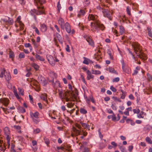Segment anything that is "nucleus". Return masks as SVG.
<instances>
[{"label": "nucleus", "instance_id": "nucleus-63", "mask_svg": "<svg viewBox=\"0 0 152 152\" xmlns=\"http://www.w3.org/2000/svg\"><path fill=\"white\" fill-rule=\"evenodd\" d=\"M129 99H130L131 100H134V96H133V95L132 94H131L130 95H129Z\"/></svg>", "mask_w": 152, "mask_h": 152}, {"label": "nucleus", "instance_id": "nucleus-12", "mask_svg": "<svg viewBox=\"0 0 152 152\" xmlns=\"http://www.w3.org/2000/svg\"><path fill=\"white\" fill-rule=\"evenodd\" d=\"M64 26L66 32L68 33H70L71 31V30L69 24L68 23L66 22L65 23Z\"/></svg>", "mask_w": 152, "mask_h": 152}, {"label": "nucleus", "instance_id": "nucleus-23", "mask_svg": "<svg viewBox=\"0 0 152 152\" xmlns=\"http://www.w3.org/2000/svg\"><path fill=\"white\" fill-rule=\"evenodd\" d=\"M106 70L111 73H116V71L112 67H110L107 68L106 69Z\"/></svg>", "mask_w": 152, "mask_h": 152}, {"label": "nucleus", "instance_id": "nucleus-29", "mask_svg": "<svg viewBox=\"0 0 152 152\" xmlns=\"http://www.w3.org/2000/svg\"><path fill=\"white\" fill-rule=\"evenodd\" d=\"M122 69L123 70V71L124 72H125L126 73H130V72L129 71H126V69H125V64L124 63V62L123 61L122 62Z\"/></svg>", "mask_w": 152, "mask_h": 152}, {"label": "nucleus", "instance_id": "nucleus-40", "mask_svg": "<svg viewBox=\"0 0 152 152\" xmlns=\"http://www.w3.org/2000/svg\"><path fill=\"white\" fill-rule=\"evenodd\" d=\"M146 142L150 144H152V141L151 139L149 137H146L145 138Z\"/></svg>", "mask_w": 152, "mask_h": 152}, {"label": "nucleus", "instance_id": "nucleus-11", "mask_svg": "<svg viewBox=\"0 0 152 152\" xmlns=\"http://www.w3.org/2000/svg\"><path fill=\"white\" fill-rule=\"evenodd\" d=\"M86 73L87 75L86 79L87 80H89L91 79H93L94 76L92 75V72H91L89 70L87 71Z\"/></svg>", "mask_w": 152, "mask_h": 152}, {"label": "nucleus", "instance_id": "nucleus-2", "mask_svg": "<svg viewBox=\"0 0 152 152\" xmlns=\"http://www.w3.org/2000/svg\"><path fill=\"white\" fill-rule=\"evenodd\" d=\"M132 46L134 48V50L137 56L141 58L143 57L144 55L141 52L140 48L139 45L137 43H133Z\"/></svg>", "mask_w": 152, "mask_h": 152}, {"label": "nucleus", "instance_id": "nucleus-56", "mask_svg": "<svg viewBox=\"0 0 152 152\" xmlns=\"http://www.w3.org/2000/svg\"><path fill=\"white\" fill-rule=\"evenodd\" d=\"M89 98L90 99H91L92 103H95V100L92 95H90L89 96Z\"/></svg>", "mask_w": 152, "mask_h": 152}, {"label": "nucleus", "instance_id": "nucleus-26", "mask_svg": "<svg viewBox=\"0 0 152 152\" xmlns=\"http://www.w3.org/2000/svg\"><path fill=\"white\" fill-rule=\"evenodd\" d=\"M41 98L42 99L46 102H47V96L46 94H42L41 96Z\"/></svg>", "mask_w": 152, "mask_h": 152}, {"label": "nucleus", "instance_id": "nucleus-3", "mask_svg": "<svg viewBox=\"0 0 152 152\" xmlns=\"http://www.w3.org/2000/svg\"><path fill=\"white\" fill-rule=\"evenodd\" d=\"M4 134L6 136V139L7 140V142L9 148L10 145V140L11 137L10 136V132L9 128L6 127L4 129Z\"/></svg>", "mask_w": 152, "mask_h": 152}, {"label": "nucleus", "instance_id": "nucleus-52", "mask_svg": "<svg viewBox=\"0 0 152 152\" xmlns=\"http://www.w3.org/2000/svg\"><path fill=\"white\" fill-rule=\"evenodd\" d=\"M111 107L114 110H116L117 109V107L115 105V104H112L111 105Z\"/></svg>", "mask_w": 152, "mask_h": 152}, {"label": "nucleus", "instance_id": "nucleus-61", "mask_svg": "<svg viewBox=\"0 0 152 152\" xmlns=\"http://www.w3.org/2000/svg\"><path fill=\"white\" fill-rule=\"evenodd\" d=\"M112 120L113 121H116L117 118L115 116V115L113 114L112 116Z\"/></svg>", "mask_w": 152, "mask_h": 152}, {"label": "nucleus", "instance_id": "nucleus-45", "mask_svg": "<svg viewBox=\"0 0 152 152\" xmlns=\"http://www.w3.org/2000/svg\"><path fill=\"white\" fill-rule=\"evenodd\" d=\"M44 140L45 142L47 145H48L50 143V141L46 137H45L44 138Z\"/></svg>", "mask_w": 152, "mask_h": 152}, {"label": "nucleus", "instance_id": "nucleus-32", "mask_svg": "<svg viewBox=\"0 0 152 152\" xmlns=\"http://www.w3.org/2000/svg\"><path fill=\"white\" fill-rule=\"evenodd\" d=\"M14 94L15 95V96L16 97V98L18 99H20V97L19 96V95H18L17 91L15 89H14L13 91Z\"/></svg>", "mask_w": 152, "mask_h": 152}, {"label": "nucleus", "instance_id": "nucleus-34", "mask_svg": "<svg viewBox=\"0 0 152 152\" xmlns=\"http://www.w3.org/2000/svg\"><path fill=\"white\" fill-rule=\"evenodd\" d=\"M56 35L59 41L61 43H62V42L61 41L62 38L61 36L58 33H56Z\"/></svg>", "mask_w": 152, "mask_h": 152}, {"label": "nucleus", "instance_id": "nucleus-60", "mask_svg": "<svg viewBox=\"0 0 152 152\" xmlns=\"http://www.w3.org/2000/svg\"><path fill=\"white\" fill-rule=\"evenodd\" d=\"M119 80H120L119 78L118 77H117L114 78L113 79V82H118L119 81Z\"/></svg>", "mask_w": 152, "mask_h": 152}, {"label": "nucleus", "instance_id": "nucleus-46", "mask_svg": "<svg viewBox=\"0 0 152 152\" xmlns=\"http://www.w3.org/2000/svg\"><path fill=\"white\" fill-rule=\"evenodd\" d=\"M80 113L83 114H86L87 113V111L84 109L81 108L80 110Z\"/></svg>", "mask_w": 152, "mask_h": 152}, {"label": "nucleus", "instance_id": "nucleus-7", "mask_svg": "<svg viewBox=\"0 0 152 152\" xmlns=\"http://www.w3.org/2000/svg\"><path fill=\"white\" fill-rule=\"evenodd\" d=\"M38 80L40 83L43 86H45L47 83L46 79L42 76L40 75L38 77Z\"/></svg>", "mask_w": 152, "mask_h": 152}, {"label": "nucleus", "instance_id": "nucleus-22", "mask_svg": "<svg viewBox=\"0 0 152 152\" xmlns=\"http://www.w3.org/2000/svg\"><path fill=\"white\" fill-rule=\"evenodd\" d=\"M112 50L111 49H109L107 50V53L109 55L110 59L113 60V57L112 55Z\"/></svg>", "mask_w": 152, "mask_h": 152}, {"label": "nucleus", "instance_id": "nucleus-1", "mask_svg": "<svg viewBox=\"0 0 152 152\" xmlns=\"http://www.w3.org/2000/svg\"><path fill=\"white\" fill-rule=\"evenodd\" d=\"M97 16L96 15H94L92 14H89L88 19L89 20H92L94 21L93 22H91V26L92 28L91 30L94 31V28L98 30L99 28L101 30H103L104 28V27L103 24L100 23L97 20Z\"/></svg>", "mask_w": 152, "mask_h": 152}, {"label": "nucleus", "instance_id": "nucleus-47", "mask_svg": "<svg viewBox=\"0 0 152 152\" xmlns=\"http://www.w3.org/2000/svg\"><path fill=\"white\" fill-rule=\"evenodd\" d=\"M40 132V130L39 128H37L34 129L33 130V133L34 134H37L39 133Z\"/></svg>", "mask_w": 152, "mask_h": 152}, {"label": "nucleus", "instance_id": "nucleus-30", "mask_svg": "<svg viewBox=\"0 0 152 152\" xmlns=\"http://www.w3.org/2000/svg\"><path fill=\"white\" fill-rule=\"evenodd\" d=\"M122 69L123 70V71L124 72H125L126 73H130V72L129 71H126V69H125V64L124 63V62L123 61L122 62Z\"/></svg>", "mask_w": 152, "mask_h": 152}, {"label": "nucleus", "instance_id": "nucleus-62", "mask_svg": "<svg viewBox=\"0 0 152 152\" xmlns=\"http://www.w3.org/2000/svg\"><path fill=\"white\" fill-rule=\"evenodd\" d=\"M32 42L34 45L36 47L38 46V45L36 43L34 40H32Z\"/></svg>", "mask_w": 152, "mask_h": 152}, {"label": "nucleus", "instance_id": "nucleus-13", "mask_svg": "<svg viewBox=\"0 0 152 152\" xmlns=\"http://www.w3.org/2000/svg\"><path fill=\"white\" fill-rule=\"evenodd\" d=\"M84 37L86 38V40L88 43L89 45L92 47L94 46V43L90 37H87L86 36V37L85 36H84Z\"/></svg>", "mask_w": 152, "mask_h": 152}, {"label": "nucleus", "instance_id": "nucleus-38", "mask_svg": "<svg viewBox=\"0 0 152 152\" xmlns=\"http://www.w3.org/2000/svg\"><path fill=\"white\" fill-rule=\"evenodd\" d=\"M147 30L148 31V34L149 37H152V31H151V29L149 28H147Z\"/></svg>", "mask_w": 152, "mask_h": 152}, {"label": "nucleus", "instance_id": "nucleus-54", "mask_svg": "<svg viewBox=\"0 0 152 152\" xmlns=\"http://www.w3.org/2000/svg\"><path fill=\"white\" fill-rule=\"evenodd\" d=\"M39 115V113L38 112H35L33 114V116L36 118H38Z\"/></svg>", "mask_w": 152, "mask_h": 152}, {"label": "nucleus", "instance_id": "nucleus-15", "mask_svg": "<svg viewBox=\"0 0 152 152\" xmlns=\"http://www.w3.org/2000/svg\"><path fill=\"white\" fill-rule=\"evenodd\" d=\"M4 77L5 80L9 81L11 79V76L9 72H6L4 74Z\"/></svg>", "mask_w": 152, "mask_h": 152}, {"label": "nucleus", "instance_id": "nucleus-64", "mask_svg": "<svg viewBox=\"0 0 152 152\" xmlns=\"http://www.w3.org/2000/svg\"><path fill=\"white\" fill-rule=\"evenodd\" d=\"M32 145L33 146L36 145L37 144V142L36 140H33L32 142Z\"/></svg>", "mask_w": 152, "mask_h": 152}, {"label": "nucleus", "instance_id": "nucleus-27", "mask_svg": "<svg viewBox=\"0 0 152 152\" xmlns=\"http://www.w3.org/2000/svg\"><path fill=\"white\" fill-rule=\"evenodd\" d=\"M34 1L37 4L39 3L40 4H42L45 2V0H34Z\"/></svg>", "mask_w": 152, "mask_h": 152}, {"label": "nucleus", "instance_id": "nucleus-17", "mask_svg": "<svg viewBox=\"0 0 152 152\" xmlns=\"http://www.w3.org/2000/svg\"><path fill=\"white\" fill-rule=\"evenodd\" d=\"M3 143V141L0 140V150L3 152H4L6 149V148L4 146V144H3V146H2V144Z\"/></svg>", "mask_w": 152, "mask_h": 152}, {"label": "nucleus", "instance_id": "nucleus-35", "mask_svg": "<svg viewBox=\"0 0 152 152\" xmlns=\"http://www.w3.org/2000/svg\"><path fill=\"white\" fill-rule=\"evenodd\" d=\"M81 125L82 126L85 128L88 129L89 130L90 127L88 125L85 123H82Z\"/></svg>", "mask_w": 152, "mask_h": 152}, {"label": "nucleus", "instance_id": "nucleus-10", "mask_svg": "<svg viewBox=\"0 0 152 152\" xmlns=\"http://www.w3.org/2000/svg\"><path fill=\"white\" fill-rule=\"evenodd\" d=\"M80 149L81 152H89V149L83 145H81L80 146Z\"/></svg>", "mask_w": 152, "mask_h": 152}, {"label": "nucleus", "instance_id": "nucleus-39", "mask_svg": "<svg viewBox=\"0 0 152 152\" xmlns=\"http://www.w3.org/2000/svg\"><path fill=\"white\" fill-rule=\"evenodd\" d=\"M31 65L36 70H38L39 68V66L35 63H32Z\"/></svg>", "mask_w": 152, "mask_h": 152}, {"label": "nucleus", "instance_id": "nucleus-43", "mask_svg": "<svg viewBox=\"0 0 152 152\" xmlns=\"http://www.w3.org/2000/svg\"><path fill=\"white\" fill-rule=\"evenodd\" d=\"M92 74L95 75H99L101 74V72L99 70H93L92 71Z\"/></svg>", "mask_w": 152, "mask_h": 152}, {"label": "nucleus", "instance_id": "nucleus-55", "mask_svg": "<svg viewBox=\"0 0 152 152\" xmlns=\"http://www.w3.org/2000/svg\"><path fill=\"white\" fill-rule=\"evenodd\" d=\"M5 70H4L3 71H2L0 73V77L2 78L4 77V75L5 74Z\"/></svg>", "mask_w": 152, "mask_h": 152}, {"label": "nucleus", "instance_id": "nucleus-41", "mask_svg": "<svg viewBox=\"0 0 152 152\" xmlns=\"http://www.w3.org/2000/svg\"><path fill=\"white\" fill-rule=\"evenodd\" d=\"M18 110L21 113H24L25 112V109L23 107H19Z\"/></svg>", "mask_w": 152, "mask_h": 152}, {"label": "nucleus", "instance_id": "nucleus-5", "mask_svg": "<svg viewBox=\"0 0 152 152\" xmlns=\"http://www.w3.org/2000/svg\"><path fill=\"white\" fill-rule=\"evenodd\" d=\"M102 12L103 16L108 18L109 20H111L112 18V13L107 9H103L102 10Z\"/></svg>", "mask_w": 152, "mask_h": 152}, {"label": "nucleus", "instance_id": "nucleus-6", "mask_svg": "<svg viewBox=\"0 0 152 152\" xmlns=\"http://www.w3.org/2000/svg\"><path fill=\"white\" fill-rule=\"evenodd\" d=\"M46 58L49 64L52 66H54L55 64V59L51 55L48 54L46 55Z\"/></svg>", "mask_w": 152, "mask_h": 152}, {"label": "nucleus", "instance_id": "nucleus-8", "mask_svg": "<svg viewBox=\"0 0 152 152\" xmlns=\"http://www.w3.org/2000/svg\"><path fill=\"white\" fill-rule=\"evenodd\" d=\"M58 22L61 28L62 29H64L65 23L64 19L61 17H60L58 20Z\"/></svg>", "mask_w": 152, "mask_h": 152}, {"label": "nucleus", "instance_id": "nucleus-4", "mask_svg": "<svg viewBox=\"0 0 152 152\" xmlns=\"http://www.w3.org/2000/svg\"><path fill=\"white\" fill-rule=\"evenodd\" d=\"M37 10L35 9H33L31 10L30 11V13L32 15H33L34 14L32 12L35 13L37 15H40L44 13V9L43 7L42 6H37Z\"/></svg>", "mask_w": 152, "mask_h": 152}, {"label": "nucleus", "instance_id": "nucleus-53", "mask_svg": "<svg viewBox=\"0 0 152 152\" xmlns=\"http://www.w3.org/2000/svg\"><path fill=\"white\" fill-rule=\"evenodd\" d=\"M7 17L4 18H2L1 19V20L3 21L4 23H7L8 18H7Z\"/></svg>", "mask_w": 152, "mask_h": 152}, {"label": "nucleus", "instance_id": "nucleus-20", "mask_svg": "<svg viewBox=\"0 0 152 152\" xmlns=\"http://www.w3.org/2000/svg\"><path fill=\"white\" fill-rule=\"evenodd\" d=\"M35 57L37 60H38L41 61H45L44 58L37 54L35 55Z\"/></svg>", "mask_w": 152, "mask_h": 152}, {"label": "nucleus", "instance_id": "nucleus-14", "mask_svg": "<svg viewBox=\"0 0 152 152\" xmlns=\"http://www.w3.org/2000/svg\"><path fill=\"white\" fill-rule=\"evenodd\" d=\"M58 94L60 98L62 99L66 96V95L65 93L63 92L62 90L61 89H58Z\"/></svg>", "mask_w": 152, "mask_h": 152}, {"label": "nucleus", "instance_id": "nucleus-42", "mask_svg": "<svg viewBox=\"0 0 152 152\" xmlns=\"http://www.w3.org/2000/svg\"><path fill=\"white\" fill-rule=\"evenodd\" d=\"M19 93L20 95H21L22 96H23L24 94V91L20 88H18Z\"/></svg>", "mask_w": 152, "mask_h": 152}, {"label": "nucleus", "instance_id": "nucleus-33", "mask_svg": "<svg viewBox=\"0 0 152 152\" xmlns=\"http://www.w3.org/2000/svg\"><path fill=\"white\" fill-rule=\"evenodd\" d=\"M84 61H83V63L84 64H86V65H88L89 64V59L88 58H87L86 57H83Z\"/></svg>", "mask_w": 152, "mask_h": 152}, {"label": "nucleus", "instance_id": "nucleus-16", "mask_svg": "<svg viewBox=\"0 0 152 152\" xmlns=\"http://www.w3.org/2000/svg\"><path fill=\"white\" fill-rule=\"evenodd\" d=\"M47 27L45 24H42L40 25V29L41 31L43 32H45L47 30Z\"/></svg>", "mask_w": 152, "mask_h": 152}, {"label": "nucleus", "instance_id": "nucleus-18", "mask_svg": "<svg viewBox=\"0 0 152 152\" xmlns=\"http://www.w3.org/2000/svg\"><path fill=\"white\" fill-rule=\"evenodd\" d=\"M146 115L145 113L143 111H141L137 114V117L139 118H143L145 115Z\"/></svg>", "mask_w": 152, "mask_h": 152}, {"label": "nucleus", "instance_id": "nucleus-28", "mask_svg": "<svg viewBox=\"0 0 152 152\" xmlns=\"http://www.w3.org/2000/svg\"><path fill=\"white\" fill-rule=\"evenodd\" d=\"M125 32V30L123 26H120L119 27V32L121 35L123 34Z\"/></svg>", "mask_w": 152, "mask_h": 152}, {"label": "nucleus", "instance_id": "nucleus-37", "mask_svg": "<svg viewBox=\"0 0 152 152\" xmlns=\"http://www.w3.org/2000/svg\"><path fill=\"white\" fill-rule=\"evenodd\" d=\"M131 7L129 6H127L126 7V11L127 12V14L129 15H131Z\"/></svg>", "mask_w": 152, "mask_h": 152}, {"label": "nucleus", "instance_id": "nucleus-44", "mask_svg": "<svg viewBox=\"0 0 152 152\" xmlns=\"http://www.w3.org/2000/svg\"><path fill=\"white\" fill-rule=\"evenodd\" d=\"M57 7L58 12H59L60 11V10L61 9V6L60 4L59 1H58L57 3Z\"/></svg>", "mask_w": 152, "mask_h": 152}, {"label": "nucleus", "instance_id": "nucleus-57", "mask_svg": "<svg viewBox=\"0 0 152 152\" xmlns=\"http://www.w3.org/2000/svg\"><path fill=\"white\" fill-rule=\"evenodd\" d=\"M27 70L28 72L26 75V77H29L31 74V73L29 72L31 70V69H27Z\"/></svg>", "mask_w": 152, "mask_h": 152}, {"label": "nucleus", "instance_id": "nucleus-36", "mask_svg": "<svg viewBox=\"0 0 152 152\" xmlns=\"http://www.w3.org/2000/svg\"><path fill=\"white\" fill-rule=\"evenodd\" d=\"M144 129L145 130H149L152 129V126L147 125L144 127Z\"/></svg>", "mask_w": 152, "mask_h": 152}, {"label": "nucleus", "instance_id": "nucleus-19", "mask_svg": "<svg viewBox=\"0 0 152 152\" xmlns=\"http://www.w3.org/2000/svg\"><path fill=\"white\" fill-rule=\"evenodd\" d=\"M1 102L6 106L9 103V100L7 99H3L1 100Z\"/></svg>", "mask_w": 152, "mask_h": 152}, {"label": "nucleus", "instance_id": "nucleus-51", "mask_svg": "<svg viewBox=\"0 0 152 152\" xmlns=\"http://www.w3.org/2000/svg\"><path fill=\"white\" fill-rule=\"evenodd\" d=\"M133 111L134 113H136L138 114L140 112V110L139 109H134L133 110Z\"/></svg>", "mask_w": 152, "mask_h": 152}, {"label": "nucleus", "instance_id": "nucleus-48", "mask_svg": "<svg viewBox=\"0 0 152 152\" xmlns=\"http://www.w3.org/2000/svg\"><path fill=\"white\" fill-rule=\"evenodd\" d=\"M18 57L20 58H24L25 57V54L23 53H21L18 56Z\"/></svg>", "mask_w": 152, "mask_h": 152}, {"label": "nucleus", "instance_id": "nucleus-59", "mask_svg": "<svg viewBox=\"0 0 152 152\" xmlns=\"http://www.w3.org/2000/svg\"><path fill=\"white\" fill-rule=\"evenodd\" d=\"M111 144L114 148H115L117 146V144L114 141L112 142H111Z\"/></svg>", "mask_w": 152, "mask_h": 152}, {"label": "nucleus", "instance_id": "nucleus-9", "mask_svg": "<svg viewBox=\"0 0 152 152\" xmlns=\"http://www.w3.org/2000/svg\"><path fill=\"white\" fill-rule=\"evenodd\" d=\"M86 13V12L84 10L80 9L77 12V17L80 18V17L84 16Z\"/></svg>", "mask_w": 152, "mask_h": 152}, {"label": "nucleus", "instance_id": "nucleus-49", "mask_svg": "<svg viewBox=\"0 0 152 152\" xmlns=\"http://www.w3.org/2000/svg\"><path fill=\"white\" fill-rule=\"evenodd\" d=\"M14 57V53L12 51H10L9 53V57L11 58H13Z\"/></svg>", "mask_w": 152, "mask_h": 152}, {"label": "nucleus", "instance_id": "nucleus-25", "mask_svg": "<svg viewBox=\"0 0 152 152\" xmlns=\"http://www.w3.org/2000/svg\"><path fill=\"white\" fill-rule=\"evenodd\" d=\"M53 85L55 88L60 87V83L58 81H56L54 83H53Z\"/></svg>", "mask_w": 152, "mask_h": 152}, {"label": "nucleus", "instance_id": "nucleus-58", "mask_svg": "<svg viewBox=\"0 0 152 152\" xmlns=\"http://www.w3.org/2000/svg\"><path fill=\"white\" fill-rule=\"evenodd\" d=\"M110 89L113 92H115L116 91V89L113 86H110Z\"/></svg>", "mask_w": 152, "mask_h": 152}, {"label": "nucleus", "instance_id": "nucleus-24", "mask_svg": "<svg viewBox=\"0 0 152 152\" xmlns=\"http://www.w3.org/2000/svg\"><path fill=\"white\" fill-rule=\"evenodd\" d=\"M7 18H8L7 23L10 25L13 24L14 23V20L13 19L8 17H7Z\"/></svg>", "mask_w": 152, "mask_h": 152}, {"label": "nucleus", "instance_id": "nucleus-50", "mask_svg": "<svg viewBox=\"0 0 152 152\" xmlns=\"http://www.w3.org/2000/svg\"><path fill=\"white\" fill-rule=\"evenodd\" d=\"M133 148V146L132 145H129L128 147V151L129 152H131L132 151Z\"/></svg>", "mask_w": 152, "mask_h": 152}, {"label": "nucleus", "instance_id": "nucleus-21", "mask_svg": "<svg viewBox=\"0 0 152 152\" xmlns=\"http://www.w3.org/2000/svg\"><path fill=\"white\" fill-rule=\"evenodd\" d=\"M21 19V16H19L17 18L16 20H17V22L19 23V24L20 26V28L22 29L23 28V24L20 21Z\"/></svg>", "mask_w": 152, "mask_h": 152}, {"label": "nucleus", "instance_id": "nucleus-31", "mask_svg": "<svg viewBox=\"0 0 152 152\" xmlns=\"http://www.w3.org/2000/svg\"><path fill=\"white\" fill-rule=\"evenodd\" d=\"M118 147L121 152H125L126 149L125 147L120 145H118Z\"/></svg>", "mask_w": 152, "mask_h": 152}]
</instances>
